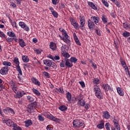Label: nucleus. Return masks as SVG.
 <instances>
[{
  "mask_svg": "<svg viewBox=\"0 0 130 130\" xmlns=\"http://www.w3.org/2000/svg\"><path fill=\"white\" fill-rule=\"evenodd\" d=\"M73 127L77 128L78 127H82L84 128L85 127V124L80 120H74L73 122Z\"/></svg>",
  "mask_w": 130,
  "mask_h": 130,
  "instance_id": "4",
  "label": "nucleus"
},
{
  "mask_svg": "<svg viewBox=\"0 0 130 130\" xmlns=\"http://www.w3.org/2000/svg\"><path fill=\"white\" fill-rule=\"evenodd\" d=\"M3 123H6V124L8 126H12V125H13V124H14V123H15V122H13V121H12V120H11L10 119H7V120H4L3 121Z\"/></svg>",
  "mask_w": 130,
  "mask_h": 130,
  "instance_id": "16",
  "label": "nucleus"
},
{
  "mask_svg": "<svg viewBox=\"0 0 130 130\" xmlns=\"http://www.w3.org/2000/svg\"><path fill=\"white\" fill-rule=\"evenodd\" d=\"M120 62L122 67L124 69H125V68H127V66H126V63H125V62L123 61L121 58L120 59Z\"/></svg>",
  "mask_w": 130,
  "mask_h": 130,
  "instance_id": "42",
  "label": "nucleus"
},
{
  "mask_svg": "<svg viewBox=\"0 0 130 130\" xmlns=\"http://www.w3.org/2000/svg\"><path fill=\"white\" fill-rule=\"evenodd\" d=\"M13 130H22V128H20V126H18V125L16 124V123H13Z\"/></svg>",
  "mask_w": 130,
  "mask_h": 130,
  "instance_id": "32",
  "label": "nucleus"
},
{
  "mask_svg": "<svg viewBox=\"0 0 130 130\" xmlns=\"http://www.w3.org/2000/svg\"><path fill=\"white\" fill-rule=\"evenodd\" d=\"M19 26L22 28V29H23L25 31H26V32H29L30 31V28L24 22L20 21L18 23Z\"/></svg>",
  "mask_w": 130,
  "mask_h": 130,
  "instance_id": "7",
  "label": "nucleus"
},
{
  "mask_svg": "<svg viewBox=\"0 0 130 130\" xmlns=\"http://www.w3.org/2000/svg\"><path fill=\"white\" fill-rule=\"evenodd\" d=\"M16 95H14L15 98H22L24 95H26V93L25 91L21 90H18V91L16 93Z\"/></svg>",
  "mask_w": 130,
  "mask_h": 130,
  "instance_id": "9",
  "label": "nucleus"
},
{
  "mask_svg": "<svg viewBox=\"0 0 130 130\" xmlns=\"http://www.w3.org/2000/svg\"><path fill=\"white\" fill-rule=\"evenodd\" d=\"M110 124L109 123V122H108V123H106L105 127H106L107 130H110V128H109Z\"/></svg>",
  "mask_w": 130,
  "mask_h": 130,
  "instance_id": "60",
  "label": "nucleus"
},
{
  "mask_svg": "<svg viewBox=\"0 0 130 130\" xmlns=\"http://www.w3.org/2000/svg\"><path fill=\"white\" fill-rule=\"evenodd\" d=\"M52 3L54 6H56L58 4V0H51Z\"/></svg>",
  "mask_w": 130,
  "mask_h": 130,
  "instance_id": "59",
  "label": "nucleus"
},
{
  "mask_svg": "<svg viewBox=\"0 0 130 130\" xmlns=\"http://www.w3.org/2000/svg\"><path fill=\"white\" fill-rule=\"evenodd\" d=\"M87 25L90 30H93V29L95 28V24H94V22L90 19L88 20Z\"/></svg>",
  "mask_w": 130,
  "mask_h": 130,
  "instance_id": "12",
  "label": "nucleus"
},
{
  "mask_svg": "<svg viewBox=\"0 0 130 130\" xmlns=\"http://www.w3.org/2000/svg\"><path fill=\"white\" fill-rule=\"evenodd\" d=\"M65 66L67 67V68H72L73 67V63L70 62V61L68 59L65 60Z\"/></svg>",
  "mask_w": 130,
  "mask_h": 130,
  "instance_id": "28",
  "label": "nucleus"
},
{
  "mask_svg": "<svg viewBox=\"0 0 130 130\" xmlns=\"http://www.w3.org/2000/svg\"><path fill=\"white\" fill-rule=\"evenodd\" d=\"M70 21L71 23V25L73 26L74 28H75V29H76V30H79V23H78V22H77L76 20H75V19L72 17L70 18Z\"/></svg>",
  "mask_w": 130,
  "mask_h": 130,
  "instance_id": "8",
  "label": "nucleus"
},
{
  "mask_svg": "<svg viewBox=\"0 0 130 130\" xmlns=\"http://www.w3.org/2000/svg\"><path fill=\"white\" fill-rule=\"evenodd\" d=\"M11 8H13V9H15L17 8V5L14 3H11L10 4Z\"/></svg>",
  "mask_w": 130,
  "mask_h": 130,
  "instance_id": "58",
  "label": "nucleus"
},
{
  "mask_svg": "<svg viewBox=\"0 0 130 130\" xmlns=\"http://www.w3.org/2000/svg\"><path fill=\"white\" fill-rule=\"evenodd\" d=\"M34 51L37 54H41L43 50L40 48H34Z\"/></svg>",
  "mask_w": 130,
  "mask_h": 130,
  "instance_id": "27",
  "label": "nucleus"
},
{
  "mask_svg": "<svg viewBox=\"0 0 130 130\" xmlns=\"http://www.w3.org/2000/svg\"><path fill=\"white\" fill-rule=\"evenodd\" d=\"M75 101H77V105L78 106L84 107L86 105V101L84 99V96L82 94H79L76 98H74Z\"/></svg>",
  "mask_w": 130,
  "mask_h": 130,
  "instance_id": "2",
  "label": "nucleus"
},
{
  "mask_svg": "<svg viewBox=\"0 0 130 130\" xmlns=\"http://www.w3.org/2000/svg\"><path fill=\"white\" fill-rule=\"evenodd\" d=\"M44 116L48 119H50V120H52V121H58V118L53 116L52 114H50L49 112H46L44 114Z\"/></svg>",
  "mask_w": 130,
  "mask_h": 130,
  "instance_id": "6",
  "label": "nucleus"
},
{
  "mask_svg": "<svg viewBox=\"0 0 130 130\" xmlns=\"http://www.w3.org/2000/svg\"><path fill=\"white\" fill-rule=\"evenodd\" d=\"M79 20L80 21L79 28L84 27V26H85V24L86 23V21L85 20V17L79 16Z\"/></svg>",
  "mask_w": 130,
  "mask_h": 130,
  "instance_id": "10",
  "label": "nucleus"
},
{
  "mask_svg": "<svg viewBox=\"0 0 130 130\" xmlns=\"http://www.w3.org/2000/svg\"><path fill=\"white\" fill-rule=\"evenodd\" d=\"M117 91L119 95H120V96H123L124 92H123V90H122V89H121V88L117 87Z\"/></svg>",
  "mask_w": 130,
  "mask_h": 130,
  "instance_id": "29",
  "label": "nucleus"
},
{
  "mask_svg": "<svg viewBox=\"0 0 130 130\" xmlns=\"http://www.w3.org/2000/svg\"><path fill=\"white\" fill-rule=\"evenodd\" d=\"M115 5H116V6L118 7V8H120L121 6H120V3L119 2H118V1H116L115 3H114Z\"/></svg>",
  "mask_w": 130,
  "mask_h": 130,
  "instance_id": "61",
  "label": "nucleus"
},
{
  "mask_svg": "<svg viewBox=\"0 0 130 130\" xmlns=\"http://www.w3.org/2000/svg\"><path fill=\"white\" fill-rule=\"evenodd\" d=\"M91 21L93 22L95 24H97L99 23V21H100V18L96 16H91Z\"/></svg>",
  "mask_w": 130,
  "mask_h": 130,
  "instance_id": "19",
  "label": "nucleus"
},
{
  "mask_svg": "<svg viewBox=\"0 0 130 130\" xmlns=\"http://www.w3.org/2000/svg\"><path fill=\"white\" fill-rule=\"evenodd\" d=\"M66 64V62L63 61V60H62L61 61L60 63V67L61 68H64V66Z\"/></svg>",
  "mask_w": 130,
  "mask_h": 130,
  "instance_id": "54",
  "label": "nucleus"
},
{
  "mask_svg": "<svg viewBox=\"0 0 130 130\" xmlns=\"http://www.w3.org/2000/svg\"><path fill=\"white\" fill-rule=\"evenodd\" d=\"M11 25L13 26V28H18V26H17V23L16 22H11Z\"/></svg>",
  "mask_w": 130,
  "mask_h": 130,
  "instance_id": "52",
  "label": "nucleus"
},
{
  "mask_svg": "<svg viewBox=\"0 0 130 130\" xmlns=\"http://www.w3.org/2000/svg\"><path fill=\"white\" fill-rule=\"evenodd\" d=\"M13 64L15 66V67L17 68L18 67H20V61H19V58L17 57H15L13 60Z\"/></svg>",
  "mask_w": 130,
  "mask_h": 130,
  "instance_id": "18",
  "label": "nucleus"
},
{
  "mask_svg": "<svg viewBox=\"0 0 130 130\" xmlns=\"http://www.w3.org/2000/svg\"><path fill=\"white\" fill-rule=\"evenodd\" d=\"M66 97L69 102H71L72 101V94L70 92H68L66 93Z\"/></svg>",
  "mask_w": 130,
  "mask_h": 130,
  "instance_id": "31",
  "label": "nucleus"
},
{
  "mask_svg": "<svg viewBox=\"0 0 130 130\" xmlns=\"http://www.w3.org/2000/svg\"><path fill=\"white\" fill-rule=\"evenodd\" d=\"M24 123L25 124L26 127H29L30 125H32L33 124V123L32 122V120L30 119H27L24 121Z\"/></svg>",
  "mask_w": 130,
  "mask_h": 130,
  "instance_id": "24",
  "label": "nucleus"
},
{
  "mask_svg": "<svg viewBox=\"0 0 130 130\" xmlns=\"http://www.w3.org/2000/svg\"><path fill=\"white\" fill-rule=\"evenodd\" d=\"M114 126L116 129L120 130V126L118 123L115 124Z\"/></svg>",
  "mask_w": 130,
  "mask_h": 130,
  "instance_id": "55",
  "label": "nucleus"
},
{
  "mask_svg": "<svg viewBox=\"0 0 130 130\" xmlns=\"http://www.w3.org/2000/svg\"><path fill=\"white\" fill-rule=\"evenodd\" d=\"M44 64L47 67L53 68V69H56V64L53 62L51 60L45 59L43 60Z\"/></svg>",
  "mask_w": 130,
  "mask_h": 130,
  "instance_id": "5",
  "label": "nucleus"
},
{
  "mask_svg": "<svg viewBox=\"0 0 130 130\" xmlns=\"http://www.w3.org/2000/svg\"><path fill=\"white\" fill-rule=\"evenodd\" d=\"M62 55L64 57H65L66 59H68L70 56V54L69 53H67L66 52H61Z\"/></svg>",
  "mask_w": 130,
  "mask_h": 130,
  "instance_id": "37",
  "label": "nucleus"
},
{
  "mask_svg": "<svg viewBox=\"0 0 130 130\" xmlns=\"http://www.w3.org/2000/svg\"><path fill=\"white\" fill-rule=\"evenodd\" d=\"M31 81L36 86H38L39 87H40V86L41 85V83L39 81H38V79H36V78H35V77L31 78Z\"/></svg>",
  "mask_w": 130,
  "mask_h": 130,
  "instance_id": "14",
  "label": "nucleus"
},
{
  "mask_svg": "<svg viewBox=\"0 0 130 130\" xmlns=\"http://www.w3.org/2000/svg\"><path fill=\"white\" fill-rule=\"evenodd\" d=\"M43 74L44 75V76H45V77H46V78H47L48 79H49V78H50V76L49 75V73H48L47 72H43Z\"/></svg>",
  "mask_w": 130,
  "mask_h": 130,
  "instance_id": "49",
  "label": "nucleus"
},
{
  "mask_svg": "<svg viewBox=\"0 0 130 130\" xmlns=\"http://www.w3.org/2000/svg\"><path fill=\"white\" fill-rule=\"evenodd\" d=\"M13 39L14 38L12 39V38H7L6 40L7 42H12Z\"/></svg>",
  "mask_w": 130,
  "mask_h": 130,
  "instance_id": "64",
  "label": "nucleus"
},
{
  "mask_svg": "<svg viewBox=\"0 0 130 130\" xmlns=\"http://www.w3.org/2000/svg\"><path fill=\"white\" fill-rule=\"evenodd\" d=\"M67 48V45H64L61 47V52H64L66 51V49Z\"/></svg>",
  "mask_w": 130,
  "mask_h": 130,
  "instance_id": "51",
  "label": "nucleus"
},
{
  "mask_svg": "<svg viewBox=\"0 0 130 130\" xmlns=\"http://www.w3.org/2000/svg\"><path fill=\"white\" fill-rule=\"evenodd\" d=\"M102 2L103 4V5H104V6L107 8H108V7H109V4H108V3L106 1L102 0Z\"/></svg>",
  "mask_w": 130,
  "mask_h": 130,
  "instance_id": "48",
  "label": "nucleus"
},
{
  "mask_svg": "<svg viewBox=\"0 0 130 130\" xmlns=\"http://www.w3.org/2000/svg\"><path fill=\"white\" fill-rule=\"evenodd\" d=\"M59 31L61 32L62 36L59 35V37H60L61 40H62L63 42L66 43L69 46H71V40L69 39V35H68V32L62 28H59Z\"/></svg>",
  "mask_w": 130,
  "mask_h": 130,
  "instance_id": "1",
  "label": "nucleus"
},
{
  "mask_svg": "<svg viewBox=\"0 0 130 130\" xmlns=\"http://www.w3.org/2000/svg\"><path fill=\"white\" fill-rule=\"evenodd\" d=\"M56 90L57 91H58V93H61V94H62V93H63V89L61 88H56Z\"/></svg>",
  "mask_w": 130,
  "mask_h": 130,
  "instance_id": "57",
  "label": "nucleus"
},
{
  "mask_svg": "<svg viewBox=\"0 0 130 130\" xmlns=\"http://www.w3.org/2000/svg\"><path fill=\"white\" fill-rule=\"evenodd\" d=\"M3 65L5 67H11V66H12V63L10 61H4L3 62Z\"/></svg>",
  "mask_w": 130,
  "mask_h": 130,
  "instance_id": "35",
  "label": "nucleus"
},
{
  "mask_svg": "<svg viewBox=\"0 0 130 130\" xmlns=\"http://www.w3.org/2000/svg\"><path fill=\"white\" fill-rule=\"evenodd\" d=\"M78 59H77V58L75 57L74 56L71 57L70 59V61H71V62H73L74 63H76Z\"/></svg>",
  "mask_w": 130,
  "mask_h": 130,
  "instance_id": "38",
  "label": "nucleus"
},
{
  "mask_svg": "<svg viewBox=\"0 0 130 130\" xmlns=\"http://www.w3.org/2000/svg\"><path fill=\"white\" fill-rule=\"evenodd\" d=\"M27 99L28 102H33V101H34V99L33 98V97L30 95L27 96Z\"/></svg>",
  "mask_w": 130,
  "mask_h": 130,
  "instance_id": "43",
  "label": "nucleus"
},
{
  "mask_svg": "<svg viewBox=\"0 0 130 130\" xmlns=\"http://www.w3.org/2000/svg\"><path fill=\"white\" fill-rule=\"evenodd\" d=\"M22 59L23 62H29V58L26 55L22 56Z\"/></svg>",
  "mask_w": 130,
  "mask_h": 130,
  "instance_id": "34",
  "label": "nucleus"
},
{
  "mask_svg": "<svg viewBox=\"0 0 130 130\" xmlns=\"http://www.w3.org/2000/svg\"><path fill=\"white\" fill-rule=\"evenodd\" d=\"M52 15L54 17V18H58V13L54 11L52 12Z\"/></svg>",
  "mask_w": 130,
  "mask_h": 130,
  "instance_id": "47",
  "label": "nucleus"
},
{
  "mask_svg": "<svg viewBox=\"0 0 130 130\" xmlns=\"http://www.w3.org/2000/svg\"><path fill=\"white\" fill-rule=\"evenodd\" d=\"M103 118L105 119H109L110 118V114L107 111H104L102 112Z\"/></svg>",
  "mask_w": 130,
  "mask_h": 130,
  "instance_id": "11",
  "label": "nucleus"
},
{
  "mask_svg": "<svg viewBox=\"0 0 130 130\" xmlns=\"http://www.w3.org/2000/svg\"><path fill=\"white\" fill-rule=\"evenodd\" d=\"M31 90L33 93H35V95H36L37 96H40V95H41V93H40V92H39L38 90L35 89V88H32Z\"/></svg>",
  "mask_w": 130,
  "mask_h": 130,
  "instance_id": "30",
  "label": "nucleus"
},
{
  "mask_svg": "<svg viewBox=\"0 0 130 130\" xmlns=\"http://www.w3.org/2000/svg\"><path fill=\"white\" fill-rule=\"evenodd\" d=\"M92 83L94 84V85H98V84H100V80L98 78H93L92 79Z\"/></svg>",
  "mask_w": 130,
  "mask_h": 130,
  "instance_id": "33",
  "label": "nucleus"
},
{
  "mask_svg": "<svg viewBox=\"0 0 130 130\" xmlns=\"http://www.w3.org/2000/svg\"><path fill=\"white\" fill-rule=\"evenodd\" d=\"M124 69H125V72L126 73V75H127V76H128L129 77H130L129 71L128 70V69H130V67H126Z\"/></svg>",
  "mask_w": 130,
  "mask_h": 130,
  "instance_id": "46",
  "label": "nucleus"
},
{
  "mask_svg": "<svg viewBox=\"0 0 130 130\" xmlns=\"http://www.w3.org/2000/svg\"><path fill=\"white\" fill-rule=\"evenodd\" d=\"M38 118L40 121H44V117L42 116L41 114H39Z\"/></svg>",
  "mask_w": 130,
  "mask_h": 130,
  "instance_id": "44",
  "label": "nucleus"
},
{
  "mask_svg": "<svg viewBox=\"0 0 130 130\" xmlns=\"http://www.w3.org/2000/svg\"><path fill=\"white\" fill-rule=\"evenodd\" d=\"M18 43L20 47L23 48L26 46V43H25V41H24V40L22 39H19L18 40Z\"/></svg>",
  "mask_w": 130,
  "mask_h": 130,
  "instance_id": "21",
  "label": "nucleus"
},
{
  "mask_svg": "<svg viewBox=\"0 0 130 130\" xmlns=\"http://www.w3.org/2000/svg\"><path fill=\"white\" fill-rule=\"evenodd\" d=\"M102 87L105 91H109L111 90V86L108 84H103Z\"/></svg>",
  "mask_w": 130,
  "mask_h": 130,
  "instance_id": "23",
  "label": "nucleus"
},
{
  "mask_svg": "<svg viewBox=\"0 0 130 130\" xmlns=\"http://www.w3.org/2000/svg\"><path fill=\"white\" fill-rule=\"evenodd\" d=\"M122 36H123V37H128V36H130V33L128 31H125L123 33Z\"/></svg>",
  "mask_w": 130,
  "mask_h": 130,
  "instance_id": "45",
  "label": "nucleus"
},
{
  "mask_svg": "<svg viewBox=\"0 0 130 130\" xmlns=\"http://www.w3.org/2000/svg\"><path fill=\"white\" fill-rule=\"evenodd\" d=\"M50 48L54 51V50H56V44L54 42H50L49 45Z\"/></svg>",
  "mask_w": 130,
  "mask_h": 130,
  "instance_id": "22",
  "label": "nucleus"
},
{
  "mask_svg": "<svg viewBox=\"0 0 130 130\" xmlns=\"http://www.w3.org/2000/svg\"><path fill=\"white\" fill-rule=\"evenodd\" d=\"M37 105V102H34L32 104L31 106H30V110L33 109V108H35L36 107V106Z\"/></svg>",
  "mask_w": 130,
  "mask_h": 130,
  "instance_id": "50",
  "label": "nucleus"
},
{
  "mask_svg": "<svg viewBox=\"0 0 130 130\" xmlns=\"http://www.w3.org/2000/svg\"><path fill=\"white\" fill-rule=\"evenodd\" d=\"M47 130H53V127L51 125H48L46 127Z\"/></svg>",
  "mask_w": 130,
  "mask_h": 130,
  "instance_id": "56",
  "label": "nucleus"
},
{
  "mask_svg": "<svg viewBox=\"0 0 130 130\" xmlns=\"http://www.w3.org/2000/svg\"><path fill=\"white\" fill-rule=\"evenodd\" d=\"M88 5L92 9V10H96V11H99V8L97 7V5H94L93 4L92 2H88Z\"/></svg>",
  "mask_w": 130,
  "mask_h": 130,
  "instance_id": "17",
  "label": "nucleus"
},
{
  "mask_svg": "<svg viewBox=\"0 0 130 130\" xmlns=\"http://www.w3.org/2000/svg\"><path fill=\"white\" fill-rule=\"evenodd\" d=\"M102 20L104 24H106L107 23V17L105 16L104 14L102 15Z\"/></svg>",
  "mask_w": 130,
  "mask_h": 130,
  "instance_id": "36",
  "label": "nucleus"
},
{
  "mask_svg": "<svg viewBox=\"0 0 130 130\" xmlns=\"http://www.w3.org/2000/svg\"><path fill=\"white\" fill-rule=\"evenodd\" d=\"M4 112H8V113H10L11 115H15V111L11 108H7L4 110Z\"/></svg>",
  "mask_w": 130,
  "mask_h": 130,
  "instance_id": "15",
  "label": "nucleus"
},
{
  "mask_svg": "<svg viewBox=\"0 0 130 130\" xmlns=\"http://www.w3.org/2000/svg\"><path fill=\"white\" fill-rule=\"evenodd\" d=\"M59 109L61 110V111H66V110L68 109V107L65 105H62L59 107Z\"/></svg>",
  "mask_w": 130,
  "mask_h": 130,
  "instance_id": "39",
  "label": "nucleus"
},
{
  "mask_svg": "<svg viewBox=\"0 0 130 130\" xmlns=\"http://www.w3.org/2000/svg\"><path fill=\"white\" fill-rule=\"evenodd\" d=\"M7 35L9 37H13V38H16L17 37L15 32H14V31H13L12 30L8 31Z\"/></svg>",
  "mask_w": 130,
  "mask_h": 130,
  "instance_id": "26",
  "label": "nucleus"
},
{
  "mask_svg": "<svg viewBox=\"0 0 130 130\" xmlns=\"http://www.w3.org/2000/svg\"><path fill=\"white\" fill-rule=\"evenodd\" d=\"M73 37L76 44H77V45H79V46H81V42H80V40H79V38H78V37H77V35L76 34V33H74L73 34Z\"/></svg>",
  "mask_w": 130,
  "mask_h": 130,
  "instance_id": "20",
  "label": "nucleus"
},
{
  "mask_svg": "<svg viewBox=\"0 0 130 130\" xmlns=\"http://www.w3.org/2000/svg\"><path fill=\"white\" fill-rule=\"evenodd\" d=\"M93 92H94L96 97L98 98V99H103V94L101 92V89L98 86H93Z\"/></svg>",
  "mask_w": 130,
  "mask_h": 130,
  "instance_id": "3",
  "label": "nucleus"
},
{
  "mask_svg": "<svg viewBox=\"0 0 130 130\" xmlns=\"http://www.w3.org/2000/svg\"><path fill=\"white\" fill-rule=\"evenodd\" d=\"M8 71H9V68L4 67H3L0 70V74L3 75H7V74H8Z\"/></svg>",
  "mask_w": 130,
  "mask_h": 130,
  "instance_id": "13",
  "label": "nucleus"
},
{
  "mask_svg": "<svg viewBox=\"0 0 130 130\" xmlns=\"http://www.w3.org/2000/svg\"><path fill=\"white\" fill-rule=\"evenodd\" d=\"M16 70L18 72V76H22V69H21V67H20V66L16 67Z\"/></svg>",
  "mask_w": 130,
  "mask_h": 130,
  "instance_id": "40",
  "label": "nucleus"
},
{
  "mask_svg": "<svg viewBox=\"0 0 130 130\" xmlns=\"http://www.w3.org/2000/svg\"><path fill=\"white\" fill-rule=\"evenodd\" d=\"M122 26H123V28L124 29H125V30H128V31H129V30H130V24H129V23L125 22H124L122 24Z\"/></svg>",
  "mask_w": 130,
  "mask_h": 130,
  "instance_id": "25",
  "label": "nucleus"
},
{
  "mask_svg": "<svg viewBox=\"0 0 130 130\" xmlns=\"http://www.w3.org/2000/svg\"><path fill=\"white\" fill-rule=\"evenodd\" d=\"M98 128L100 129H102L104 127V123L101 122V123L97 125Z\"/></svg>",
  "mask_w": 130,
  "mask_h": 130,
  "instance_id": "41",
  "label": "nucleus"
},
{
  "mask_svg": "<svg viewBox=\"0 0 130 130\" xmlns=\"http://www.w3.org/2000/svg\"><path fill=\"white\" fill-rule=\"evenodd\" d=\"M90 108V104L89 103H86L85 106V109L88 110Z\"/></svg>",
  "mask_w": 130,
  "mask_h": 130,
  "instance_id": "63",
  "label": "nucleus"
},
{
  "mask_svg": "<svg viewBox=\"0 0 130 130\" xmlns=\"http://www.w3.org/2000/svg\"><path fill=\"white\" fill-rule=\"evenodd\" d=\"M0 37H1V38H6L5 33L2 31H0Z\"/></svg>",
  "mask_w": 130,
  "mask_h": 130,
  "instance_id": "53",
  "label": "nucleus"
},
{
  "mask_svg": "<svg viewBox=\"0 0 130 130\" xmlns=\"http://www.w3.org/2000/svg\"><path fill=\"white\" fill-rule=\"evenodd\" d=\"M80 85H81L82 88H85V83L84 82V81H81L79 82Z\"/></svg>",
  "mask_w": 130,
  "mask_h": 130,
  "instance_id": "62",
  "label": "nucleus"
}]
</instances>
